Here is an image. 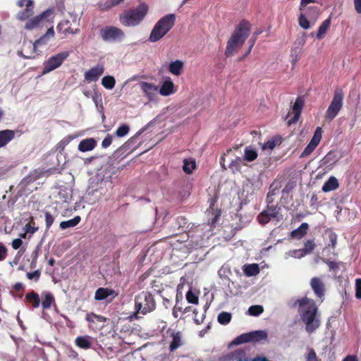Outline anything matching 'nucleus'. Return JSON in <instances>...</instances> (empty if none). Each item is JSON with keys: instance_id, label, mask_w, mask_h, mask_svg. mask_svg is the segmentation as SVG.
<instances>
[{"instance_id": "f257e3e1", "label": "nucleus", "mask_w": 361, "mask_h": 361, "mask_svg": "<svg viewBox=\"0 0 361 361\" xmlns=\"http://www.w3.org/2000/svg\"><path fill=\"white\" fill-rule=\"evenodd\" d=\"M302 321L305 324V329L309 334L313 333L320 326L317 318L318 308L312 299L303 298L298 300Z\"/></svg>"}, {"instance_id": "f03ea898", "label": "nucleus", "mask_w": 361, "mask_h": 361, "mask_svg": "<svg viewBox=\"0 0 361 361\" xmlns=\"http://www.w3.org/2000/svg\"><path fill=\"white\" fill-rule=\"evenodd\" d=\"M250 28L251 25L246 20L240 21L235 27L226 44L225 50L226 57L232 56L238 51L249 36Z\"/></svg>"}, {"instance_id": "7ed1b4c3", "label": "nucleus", "mask_w": 361, "mask_h": 361, "mask_svg": "<svg viewBox=\"0 0 361 361\" xmlns=\"http://www.w3.org/2000/svg\"><path fill=\"white\" fill-rule=\"evenodd\" d=\"M148 10V6L142 3L135 8L125 10L119 15V21L125 27H135L145 19Z\"/></svg>"}, {"instance_id": "20e7f679", "label": "nucleus", "mask_w": 361, "mask_h": 361, "mask_svg": "<svg viewBox=\"0 0 361 361\" xmlns=\"http://www.w3.org/2000/svg\"><path fill=\"white\" fill-rule=\"evenodd\" d=\"M175 14H167L162 17L154 25L150 33L149 40L152 42H156L161 39L173 27V25H175Z\"/></svg>"}, {"instance_id": "39448f33", "label": "nucleus", "mask_w": 361, "mask_h": 361, "mask_svg": "<svg viewBox=\"0 0 361 361\" xmlns=\"http://www.w3.org/2000/svg\"><path fill=\"white\" fill-rule=\"evenodd\" d=\"M135 309L137 313L146 314L156 309V302L149 291H142L135 296Z\"/></svg>"}, {"instance_id": "423d86ee", "label": "nucleus", "mask_w": 361, "mask_h": 361, "mask_svg": "<svg viewBox=\"0 0 361 361\" xmlns=\"http://www.w3.org/2000/svg\"><path fill=\"white\" fill-rule=\"evenodd\" d=\"M343 92L342 90H336L334 92L333 99L325 113V118L331 121L338 114L343 107Z\"/></svg>"}, {"instance_id": "0eeeda50", "label": "nucleus", "mask_w": 361, "mask_h": 361, "mask_svg": "<svg viewBox=\"0 0 361 361\" xmlns=\"http://www.w3.org/2000/svg\"><path fill=\"white\" fill-rule=\"evenodd\" d=\"M99 35L103 41L113 42L123 40L126 35L124 32L116 26H105L99 31Z\"/></svg>"}, {"instance_id": "6e6552de", "label": "nucleus", "mask_w": 361, "mask_h": 361, "mask_svg": "<svg viewBox=\"0 0 361 361\" xmlns=\"http://www.w3.org/2000/svg\"><path fill=\"white\" fill-rule=\"evenodd\" d=\"M69 55L70 51H64L49 57L44 63L42 74H47L60 67Z\"/></svg>"}, {"instance_id": "1a4fd4ad", "label": "nucleus", "mask_w": 361, "mask_h": 361, "mask_svg": "<svg viewBox=\"0 0 361 361\" xmlns=\"http://www.w3.org/2000/svg\"><path fill=\"white\" fill-rule=\"evenodd\" d=\"M52 13L51 10H47L41 14L28 19L25 25V28L28 30L37 28L47 21V18Z\"/></svg>"}, {"instance_id": "9d476101", "label": "nucleus", "mask_w": 361, "mask_h": 361, "mask_svg": "<svg viewBox=\"0 0 361 361\" xmlns=\"http://www.w3.org/2000/svg\"><path fill=\"white\" fill-rule=\"evenodd\" d=\"M140 87L142 91L144 96L148 99L149 102L154 101L156 99L157 93L158 92V86L154 84L141 81Z\"/></svg>"}, {"instance_id": "9b49d317", "label": "nucleus", "mask_w": 361, "mask_h": 361, "mask_svg": "<svg viewBox=\"0 0 361 361\" xmlns=\"http://www.w3.org/2000/svg\"><path fill=\"white\" fill-rule=\"evenodd\" d=\"M104 72V66L98 64L85 72V80L88 82L97 81Z\"/></svg>"}, {"instance_id": "f8f14e48", "label": "nucleus", "mask_w": 361, "mask_h": 361, "mask_svg": "<svg viewBox=\"0 0 361 361\" xmlns=\"http://www.w3.org/2000/svg\"><path fill=\"white\" fill-rule=\"evenodd\" d=\"M305 102L302 97H298L293 104V111L294 113V116L293 118L288 120V124L290 126L293 123H295L298 122L299 117L301 114L302 108L304 106Z\"/></svg>"}, {"instance_id": "ddd939ff", "label": "nucleus", "mask_w": 361, "mask_h": 361, "mask_svg": "<svg viewBox=\"0 0 361 361\" xmlns=\"http://www.w3.org/2000/svg\"><path fill=\"white\" fill-rule=\"evenodd\" d=\"M310 285L315 295L323 300L325 287L322 281L318 277H314L310 281Z\"/></svg>"}, {"instance_id": "4468645a", "label": "nucleus", "mask_w": 361, "mask_h": 361, "mask_svg": "<svg viewBox=\"0 0 361 361\" xmlns=\"http://www.w3.org/2000/svg\"><path fill=\"white\" fill-rule=\"evenodd\" d=\"M117 293L113 289L108 288H99L94 294V300H103L106 299L108 297L112 296L113 298L117 296Z\"/></svg>"}, {"instance_id": "2eb2a0df", "label": "nucleus", "mask_w": 361, "mask_h": 361, "mask_svg": "<svg viewBox=\"0 0 361 361\" xmlns=\"http://www.w3.org/2000/svg\"><path fill=\"white\" fill-rule=\"evenodd\" d=\"M176 90L174 83L170 78L166 80L159 88V92L161 96H169L176 92Z\"/></svg>"}, {"instance_id": "dca6fc26", "label": "nucleus", "mask_w": 361, "mask_h": 361, "mask_svg": "<svg viewBox=\"0 0 361 361\" xmlns=\"http://www.w3.org/2000/svg\"><path fill=\"white\" fill-rule=\"evenodd\" d=\"M25 9L20 11L18 15V19L20 20H25L29 19L30 16H32L34 13L33 11V1L32 0H27L25 4Z\"/></svg>"}, {"instance_id": "f3484780", "label": "nucleus", "mask_w": 361, "mask_h": 361, "mask_svg": "<svg viewBox=\"0 0 361 361\" xmlns=\"http://www.w3.org/2000/svg\"><path fill=\"white\" fill-rule=\"evenodd\" d=\"M171 336L172 337V341L169 345V350L173 352L183 345L182 334L180 331H173Z\"/></svg>"}, {"instance_id": "a211bd4d", "label": "nucleus", "mask_w": 361, "mask_h": 361, "mask_svg": "<svg viewBox=\"0 0 361 361\" xmlns=\"http://www.w3.org/2000/svg\"><path fill=\"white\" fill-rule=\"evenodd\" d=\"M339 188V183L335 176H331L323 185L322 191L329 192L330 191L336 190Z\"/></svg>"}, {"instance_id": "6ab92c4d", "label": "nucleus", "mask_w": 361, "mask_h": 361, "mask_svg": "<svg viewBox=\"0 0 361 361\" xmlns=\"http://www.w3.org/2000/svg\"><path fill=\"white\" fill-rule=\"evenodd\" d=\"M308 228L309 224L307 223H302L298 228L290 232V236L292 238L300 240L307 234Z\"/></svg>"}, {"instance_id": "aec40b11", "label": "nucleus", "mask_w": 361, "mask_h": 361, "mask_svg": "<svg viewBox=\"0 0 361 361\" xmlns=\"http://www.w3.org/2000/svg\"><path fill=\"white\" fill-rule=\"evenodd\" d=\"M92 338L89 336H78L75 340V345L82 349L87 350L92 347Z\"/></svg>"}, {"instance_id": "412c9836", "label": "nucleus", "mask_w": 361, "mask_h": 361, "mask_svg": "<svg viewBox=\"0 0 361 361\" xmlns=\"http://www.w3.org/2000/svg\"><path fill=\"white\" fill-rule=\"evenodd\" d=\"M69 24L70 21L68 20L60 22L56 27L58 32L67 35L68 34H75L79 31L78 29H72Z\"/></svg>"}, {"instance_id": "4be33fe9", "label": "nucleus", "mask_w": 361, "mask_h": 361, "mask_svg": "<svg viewBox=\"0 0 361 361\" xmlns=\"http://www.w3.org/2000/svg\"><path fill=\"white\" fill-rule=\"evenodd\" d=\"M97 145L96 141L93 138L85 139L80 141L78 145V149L85 152L92 150Z\"/></svg>"}, {"instance_id": "5701e85b", "label": "nucleus", "mask_w": 361, "mask_h": 361, "mask_svg": "<svg viewBox=\"0 0 361 361\" xmlns=\"http://www.w3.org/2000/svg\"><path fill=\"white\" fill-rule=\"evenodd\" d=\"M14 132L11 130L0 131V148L5 146L14 137Z\"/></svg>"}, {"instance_id": "b1692460", "label": "nucleus", "mask_w": 361, "mask_h": 361, "mask_svg": "<svg viewBox=\"0 0 361 361\" xmlns=\"http://www.w3.org/2000/svg\"><path fill=\"white\" fill-rule=\"evenodd\" d=\"M25 300L29 302L33 308H37L40 305V298L38 293L31 291L25 295Z\"/></svg>"}, {"instance_id": "393cba45", "label": "nucleus", "mask_w": 361, "mask_h": 361, "mask_svg": "<svg viewBox=\"0 0 361 361\" xmlns=\"http://www.w3.org/2000/svg\"><path fill=\"white\" fill-rule=\"evenodd\" d=\"M243 271L247 276H253L257 275L260 269L257 264H248L243 267Z\"/></svg>"}, {"instance_id": "a878e982", "label": "nucleus", "mask_w": 361, "mask_h": 361, "mask_svg": "<svg viewBox=\"0 0 361 361\" xmlns=\"http://www.w3.org/2000/svg\"><path fill=\"white\" fill-rule=\"evenodd\" d=\"M316 245L313 240H308L304 244L302 249L295 250V252H300L299 257H303L307 254H310L314 250Z\"/></svg>"}, {"instance_id": "bb28decb", "label": "nucleus", "mask_w": 361, "mask_h": 361, "mask_svg": "<svg viewBox=\"0 0 361 361\" xmlns=\"http://www.w3.org/2000/svg\"><path fill=\"white\" fill-rule=\"evenodd\" d=\"M183 69V62L180 60H176L171 62L169 66L170 73L175 75H180Z\"/></svg>"}, {"instance_id": "cd10ccee", "label": "nucleus", "mask_w": 361, "mask_h": 361, "mask_svg": "<svg viewBox=\"0 0 361 361\" xmlns=\"http://www.w3.org/2000/svg\"><path fill=\"white\" fill-rule=\"evenodd\" d=\"M42 306L43 309L48 310L51 307L52 304H55V299L51 293H43L42 294Z\"/></svg>"}, {"instance_id": "c85d7f7f", "label": "nucleus", "mask_w": 361, "mask_h": 361, "mask_svg": "<svg viewBox=\"0 0 361 361\" xmlns=\"http://www.w3.org/2000/svg\"><path fill=\"white\" fill-rule=\"evenodd\" d=\"M331 25V18H329L324 21L322 22V23L319 27L317 33L316 35V37L318 39H322L324 38V35H326V32L329 29Z\"/></svg>"}, {"instance_id": "c756f323", "label": "nucleus", "mask_w": 361, "mask_h": 361, "mask_svg": "<svg viewBox=\"0 0 361 361\" xmlns=\"http://www.w3.org/2000/svg\"><path fill=\"white\" fill-rule=\"evenodd\" d=\"M78 135H68V136L63 137L57 145L56 149L60 152H62L65 147L74 139L78 137Z\"/></svg>"}, {"instance_id": "7c9ffc66", "label": "nucleus", "mask_w": 361, "mask_h": 361, "mask_svg": "<svg viewBox=\"0 0 361 361\" xmlns=\"http://www.w3.org/2000/svg\"><path fill=\"white\" fill-rule=\"evenodd\" d=\"M270 204L271 203H269V204L267 205V209L264 211L272 219H276L277 220H279V219H282V217H279V212L281 210V207H278L276 205H273V204Z\"/></svg>"}, {"instance_id": "2f4dec72", "label": "nucleus", "mask_w": 361, "mask_h": 361, "mask_svg": "<svg viewBox=\"0 0 361 361\" xmlns=\"http://www.w3.org/2000/svg\"><path fill=\"white\" fill-rule=\"evenodd\" d=\"M81 220L80 216H75L73 219L68 221H63L60 223V228L62 230L77 226Z\"/></svg>"}, {"instance_id": "473e14b6", "label": "nucleus", "mask_w": 361, "mask_h": 361, "mask_svg": "<svg viewBox=\"0 0 361 361\" xmlns=\"http://www.w3.org/2000/svg\"><path fill=\"white\" fill-rule=\"evenodd\" d=\"M250 333V341L251 342L259 341L262 340H267L268 335L264 331H255Z\"/></svg>"}, {"instance_id": "72a5a7b5", "label": "nucleus", "mask_w": 361, "mask_h": 361, "mask_svg": "<svg viewBox=\"0 0 361 361\" xmlns=\"http://www.w3.org/2000/svg\"><path fill=\"white\" fill-rule=\"evenodd\" d=\"M324 165H332L338 161L336 152H329L322 159Z\"/></svg>"}, {"instance_id": "f704fd0d", "label": "nucleus", "mask_w": 361, "mask_h": 361, "mask_svg": "<svg viewBox=\"0 0 361 361\" xmlns=\"http://www.w3.org/2000/svg\"><path fill=\"white\" fill-rule=\"evenodd\" d=\"M257 152L250 147H246L244 152V159L247 161H252L257 158Z\"/></svg>"}, {"instance_id": "c9c22d12", "label": "nucleus", "mask_w": 361, "mask_h": 361, "mask_svg": "<svg viewBox=\"0 0 361 361\" xmlns=\"http://www.w3.org/2000/svg\"><path fill=\"white\" fill-rule=\"evenodd\" d=\"M195 168L196 163L195 160L188 159H184L183 170L185 173L191 174Z\"/></svg>"}, {"instance_id": "e433bc0d", "label": "nucleus", "mask_w": 361, "mask_h": 361, "mask_svg": "<svg viewBox=\"0 0 361 361\" xmlns=\"http://www.w3.org/2000/svg\"><path fill=\"white\" fill-rule=\"evenodd\" d=\"M231 314L227 312H221L217 317V321L222 325H226L231 321Z\"/></svg>"}, {"instance_id": "4c0bfd02", "label": "nucleus", "mask_w": 361, "mask_h": 361, "mask_svg": "<svg viewBox=\"0 0 361 361\" xmlns=\"http://www.w3.org/2000/svg\"><path fill=\"white\" fill-rule=\"evenodd\" d=\"M102 84L105 88L111 90L115 86L116 80L113 76L106 75L102 78Z\"/></svg>"}, {"instance_id": "58836bf2", "label": "nucleus", "mask_w": 361, "mask_h": 361, "mask_svg": "<svg viewBox=\"0 0 361 361\" xmlns=\"http://www.w3.org/2000/svg\"><path fill=\"white\" fill-rule=\"evenodd\" d=\"M242 164L243 159L239 157H236L235 159L232 160L230 163L229 168L232 169L233 173L240 172Z\"/></svg>"}, {"instance_id": "ea45409f", "label": "nucleus", "mask_w": 361, "mask_h": 361, "mask_svg": "<svg viewBox=\"0 0 361 361\" xmlns=\"http://www.w3.org/2000/svg\"><path fill=\"white\" fill-rule=\"evenodd\" d=\"M305 42H300L298 47H295L291 49V56H292V64L294 66L298 61V54L300 52L301 47L303 46Z\"/></svg>"}, {"instance_id": "a19ab883", "label": "nucleus", "mask_w": 361, "mask_h": 361, "mask_svg": "<svg viewBox=\"0 0 361 361\" xmlns=\"http://www.w3.org/2000/svg\"><path fill=\"white\" fill-rule=\"evenodd\" d=\"M85 319L90 323L94 322L95 320L99 322H104L106 320V317L102 315H97L93 312L87 313Z\"/></svg>"}, {"instance_id": "79ce46f5", "label": "nucleus", "mask_w": 361, "mask_h": 361, "mask_svg": "<svg viewBox=\"0 0 361 361\" xmlns=\"http://www.w3.org/2000/svg\"><path fill=\"white\" fill-rule=\"evenodd\" d=\"M250 333L243 334L236 337L233 341V343L236 345L243 344L248 342H251L250 341Z\"/></svg>"}, {"instance_id": "37998d69", "label": "nucleus", "mask_w": 361, "mask_h": 361, "mask_svg": "<svg viewBox=\"0 0 361 361\" xmlns=\"http://www.w3.org/2000/svg\"><path fill=\"white\" fill-rule=\"evenodd\" d=\"M264 312V308L262 305H252L248 309V313L251 316H259Z\"/></svg>"}, {"instance_id": "c03bdc74", "label": "nucleus", "mask_w": 361, "mask_h": 361, "mask_svg": "<svg viewBox=\"0 0 361 361\" xmlns=\"http://www.w3.org/2000/svg\"><path fill=\"white\" fill-rule=\"evenodd\" d=\"M46 230L48 231L54 222L55 216L48 211H44Z\"/></svg>"}, {"instance_id": "a18cd8bd", "label": "nucleus", "mask_w": 361, "mask_h": 361, "mask_svg": "<svg viewBox=\"0 0 361 361\" xmlns=\"http://www.w3.org/2000/svg\"><path fill=\"white\" fill-rule=\"evenodd\" d=\"M317 145L312 142L307 145V146L305 148L303 152L300 154V157H306L312 154V152L315 149Z\"/></svg>"}, {"instance_id": "49530a36", "label": "nucleus", "mask_w": 361, "mask_h": 361, "mask_svg": "<svg viewBox=\"0 0 361 361\" xmlns=\"http://www.w3.org/2000/svg\"><path fill=\"white\" fill-rule=\"evenodd\" d=\"M130 130V127L127 124L120 126L116 131V136L122 137L126 136Z\"/></svg>"}, {"instance_id": "de8ad7c7", "label": "nucleus", "mask_w": 361, "mask_h": 361, "mask_svg": "<svg viewBox=\"0 0 361 361\" xmlns=\"http://www.w3.org/2000/svg\"><path fill=\"white\" fill-rule=\"evenodd\" d=\"M322 129L321 127H317L314 131V135L311 139L310 142L318 145L322 139Z\"/></svg>"}, {"instance_id": "09e8293b", "label": "nucleus", "mask_w": 361, "mask_h": 361, "mask_svg": "<svg viewBox=\"0 0 361 361\" xmlns=\"http://www.w3.org/2000/svg\"><path fill=\"white\" fill-rule=\"evenodd\" d=\"M186 300L189 303L198 304L199 298L191 290H189L186 293Z\"/></svg>"}, {"instance_id": "8fccbe9b", "label": "nucleus", "mask_w": 361, "mask_h": 361, "mask_svg": "<svg viewBox=\"0 0 361 361\" xmlns=\"http://www.w3.org/2000/svg\"><path fill=\"white\" fill-rule=\"evenodd\" d=\"M233 360L235 361H248L245 356V352L243 350H235L233 353Z\"/></svg>"}, {"instance_id": "3c124183", "label": "nucleus", "mask_w": 361, "mask_h": 361, "mask_svg": "<svg viewBox=\"0 0 361 361\" xmlns=\"http://www.w3.org/2000/svg\"><path fill=\"white\" fill-rule=\"evenodd\" d=\"M298 23L301 27L305 30L309 29L310 27V21L304 14H300V16H299Z\"/></svg>"}, {"instance_id": "603ef678", "label": "nucleus", "mask_w": 361, "mask_h": 361, "mask_svg": "<svg viewBox=\"0 0 361 361\" xmlns=\"http://www.w3.org/2000/svg\"><path fill=\"white\" fill-rule=\"evenodd\" d=\"M257 219L260 224H265L269 222L272 218L264 210L259 214Z\"/></svg>"}, {"instance_id": "864d4df0", "label": "nucleus", "mask_w": 361, "mask_h": 361, "mask_svg": "<svg viewBox=\"0 0 361 361\" xmlns=\"http://www.w3.org/2000/svg\"><path fill=\"white\" fill-rule=\"evenodd\" d=\"M307 361H320L318 359L317 354L313 348L307 349V354L306 355Z\"/></svg>"}, {"instance_id": "5fc2aeb1", "label": "nucleus", "mask_w": 361, "mask_h": 361, "mask_svg": "<svg viewBox=\"0 0 361 361\" xmlns=\"http://www.w3.org/2000/svg\"><path fill=\"white\" fill-rule=\"evenodd\" d=\"M324 262L328 265L329 270L336 271L339 269L340 262L324 259Z\"/></svg>"}, {"instance_id": "6e6d98bb", "label": "nucleus", "mask_w": 361, "mask_h": 361, "mask_svg": "<svg viewBox=\"0 0 361 361\" xmlns=\"http://www.w3.org/2000/svg\"><path fill=\"white\" fill-rule=\"evenodd\" d=\"M26 276L30 280L35 279L37 281L41 276V271L39 270H36L33 272H27Z\"/></svg>"}, {"instance_id": "4d7b16f0", "label": "nucleus", "mask_w": 361, "mask_h": 361, "mask_svg": "<svg viewBox=\"0 0 361 361\" xmlns=\"http://www.w3.org/2000/svg\"><path fill=\"white\" fill-rule=\"evenodd\" d=\"M355 297L357 299H361V279L355 280Z\"/></svg>"}, {"instance_id": "13d9d810", "label": "nucleus", "mask_w": 361, "mask_h": 361, "mask_svg": "<svg viewBox=\"0 0 361 361\" xmlns=\"http://www.w3.org/2000/svg\"><path fill=\"white\" fill-rule=\"evenodd\" d=\"M48 38L43 35L40 38L37 39L32 44V47L33 49H35L36 47H37L39 45H42V44H47V41H48Z\"/></svg>"}, {"instance_id": "bf43d9fd", "label": "nucleus", "mask_w": 361, "mask_h": 361, "mask_svg": "<svg viewBox=\"0 0 361 361\" xmlns=\"http://www.w3.org/2000/svg\"><path fill=\"white\" fill-rule=\"evenodd\" d=\"M192 313L194 314V317H193L194 322L197 325L201 324L203 322V321H204V315L202 314L200 317H197V314H198V311H197V309H194L192 310Z\"/></svg>"}, {"instance_id": "052dcab7", "label": "nucleus", "mask_w": 361, "mask_h": 361, "mask_svg": "<svg viewBox=\"0 0 361 361\" xmlns=\"http://www.w3.org/2000/svg\"><path fill=\"white\" fill-rule=\"evenodd\" d=\"M112 142V136L109 134H108L105 138L103 140L102 142V146L103 148H107L111 145Z\"/></svg>"}, {"instance_id": "680f3d73", "label": "nucleus", "mask_w": 361, "mask_h": 361, "mask_svg": "<svg viewBox=\"0 0 361 361\" xmlns=\"http://www.w3.org/2000/svg\"><path fill=\"white\" fill-rule=\"evenodd\" d=\"M152 288L154 292H157L158 293H161L162 290H164L162 287H161L158 282L155 280L152 281L151 283Z\"/></svg>"}, {"instance_id": "e2e57ef3", "label": "nucleus", "mask_w": 361, "mask_h": 361, "mask_svg": "<svg viewBox=\"0 0 361 361\" xmlns=\"http://www.w3.org/2000/svg\"><path fill=\"white\" fill-rule=\"evenodd\" d=\"M7 255V248L4 245H0V261L6 259Z\"/></svg>"}, {"instance_id": "0e129e2a", "label": "nucleus", "mask_w": 361, "mask_h": 361, "mask_svg": "<svg viewBox=\"0 0 361 361\" xmlns=\"http://www.w3.org/2000/svg\"><path fill=\"white\" fill-rule=\"evenodd\" d=\"M329 240L331 243V246L333 249H334L337 244V235L336 233H332L329 235Z\"/></svg>"}, {"instance_id": "69168bd1", "label": "nucleus", "mask_w": 361, "mask_h": 361, "mask_svg": "<svg viewBox=\"0 0 361 361\" xmlns=\"http://www.w3.org/2000/svg\"><path fill=\"white\" fill-rule=\"evenodd\" d=\"M23 241L20 238H16L12 241V247L14 250H18L22 245Z\"/></svg>"}, {"instance_id": "338daca9", "label": "nucleus", "mask_w": 361, "mask_h": 361, "mask_svg": "<svg viewBox=\"0 0 361 361\" xmlns=\"http://www.w3.org/2000/svg\"><path fill=\"white\" fill-rule=\"evenodd\" d=\"M276 146V142L274 140H268L263 145V149H273Z\"/></svg>"}, {"instance_id": "774afa93", "label": "nucleus", "mask_w": 361, "mask_h": 361, "mask_svg": "<svg viewBox=\"0 0 361 361\" xmlns=\"http://www.w3.org/2000/svg\"><path fill=\"white\" fill-rule=\"evenodd\" d=\"M355 11L361 14V0H354Z\"/></svg>"}]
</instances>
